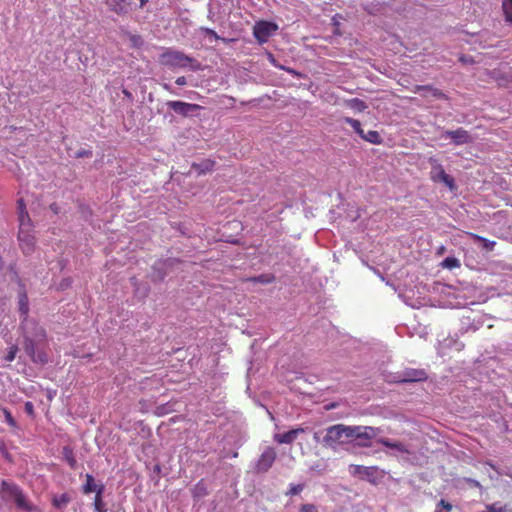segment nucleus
Returning a JSON list of instances; mask_svg holds the SVG:
<instances>
[{
  "mask_svg": "<svg viewBox=\"0 0 512 512\" xmlns=\"http://www.w3.org/2000/svg\"><path fill=\"white\" fill-rule=\"evenodd\" d=\"M160 63L171 68H185L192 64L193 59L182 52L168 50L160 55Z\"/></svg>",
  "mask_w": 512,
  "mask_h": 512,
  "instance_id": "20e7f679",
  "label": "nucleus"
},
{
  "mask_svg": "<svg viewBox=\"0 0 512 512\" xmlns=\"http://www.w3.org/2000/svg\"><path fill=\"white\" fill-rule=\"evenodd\" d=\"M276 451L272 447H267L263 453L260 455L257 463L256 469L258 472H267L273 465L276 459Z\"/></svg>",
  "mask_w": 512,
  "mask_h": 512,
  "instance_id": "6e6552de",
  "label": "nucleus"
},
{
  "mask_svg": "<svg viewBox=\"0 0 512 512\" xmlns=\"http://www.w3.org/2000/svg\"><path fill=\"white\" fill-rule=\"evenodd\" d=\"M304 432L305 430L303 428H295L282 434H275L274 440L278 444H291L294 442V440L297 438L299 434Z\"/></svg>",
  "mask_w": 512,
  "mask_h": 512,
  "instance_id": "4468645a",
  "label": "nucleus"
},
{
  "mask_svg": "<svg viewBox=\"0 0 512 512\" xmlns=\"http://www.w3.org/2000/svg\"><path fill=\"white\" fill-rule=\"evenodd\" d=\"M39 359L42 363H45L46 362V356H39Z\"/></svg>",
  "mask_w": 512,
  "mask_h": 512,
  "instance_id": "6e6d98bb",
  "label": "nucleus"
},
{
  "mask_svg": "<svg viewBox=\"0 0 512 512\" xmlns=\"http://www.w3.org/2000/svg\"><path fill=\"white\" fill-rule=\"evenodd\" d=\"M394 449L404 454H411V450L402 442L396 441L394 444Z\"/></svg>",
  "mask_w": 512,
  "mask_h": 512,
  "instance_id": "c9c22d12",
  "label": "nucleus"
},
{
  "mask_svg": "<svg viewBox=\"0 0 512 512\" xmlns=\"http://www.w3.org/2000/svg\"><path fill=\"white\" fill-rule=\"evenodd\" d=\"M70 502V496L67 493H63L58 497L53 498V505L56 508H61Z\"/></svg>",
  "mask_w": 512,
  "mask_h": 512,
  "instance_id": "7c9ffc66",
  "label": "nucleus"
},
{
  "mask_svg": "<svg viewBox=\"0 0 512 512\" xmlns=\"http://www.w3.org/2000/svg\"><path fill=\"white\" fill-rule=\"evenodd\" d=\"M2 411H3L4 417H5L6 423L12 428H17V422L13 418L11 412L7 408H3Z\"/></svg>",
  "mask_w": 512,
  "mask_h": 512,
  "instance_id": "473e14b6",
  "label": "nucleus"
},
{
  "mask_svg": "<svg viewBox=\"0 0 512 512\" xmlns=\"http://www.w3.org/2000/svg\"><path fill=\"white\" fill-rule=\"evenodd\" d=\"M86 482L82 486V491L84 494H90L92 492H97L99 485L95 483V479L91 474L85 475Z\"/></svg>",
  "mask_w": 512,
  "mask_h": 512,
  "instance_id": "412c9836",
  "label": "nucleus"
},
{
  "mask_svg": "<svg viewBox=\"0 0 512 512\" xmlns=\"http://www.w3.org/2000/svg\"><path fill=\"white\" fill-rule=\"evenodd\" d=\"M202 32L209 33V32H214V31L209 28H202Z\"/></svg>",
  "mask_w": 512,
  "mask_h": 512,
  "instance_id": "5fc2aeb1",
  "label": "nucleus"
},
{
  "mask_svg": "<svg viewBox=\"0 0 512 512\" xmlns=\"http://www.w3.org/2000/svg\"><path fill=\"white\" fill-rule=\"evenodd\" d=\"M18 306H19V311L21 313V316L23 317V321H26L27 317H28V313H29V302H28L27 293L25 291H22L19 294Z\"/></svg>",
  "mask_w": 512,
  "mask_h": 512,
  "instance_id": "f3484780",
  "label": "nucleus"
},
{
  "mask_svg": "<svg viewBox=\"0 0 512 512\" xmlns=\"http://www.w3.org/2000/svg\"><path fill=\"white\" fill-rule=\"evenodd\" d=\"M344 121L349 124L360 137H362L364 130L361 127L360 121L350 117H345Z\"/></svg>",
  "mask_w": 512,
  "mask_h": 512,
  "instance_id": "cd10ccee",
  "label": "nucleus"
},
{
  "mask_svg": "<svg viewBox=\"0 0 512 512\" xmlns=\"http://www.w3.org/2000/svg\"><path fill=\"white\" fill-rule=\"evenodd\" d=\"M200 492H201V493H199L198 495H201V494H203V495H204V494H206L205 489L200 488Z\"/></svg>",
  "mask_w": 512,
  "mask_h": 512,
  "instance_id": "4d7b16f0",
  "label": "nucleus"
},
{
  "mask_svg": "<svg viewBox=\"0 0 512 512\" xmlns=\"http://www.w3.org/2000/svg\"><path fill=\"white\" fill-rule=\"evenodd\" d=\"M345 103L347 107L358 112H362L367 108L366 103L359 98L349 99Z\"/></svg>",
  "mask_w": 512,
  "mask_h": 512,
  "instance_id": "5701e85b",
  "label": "nucleus"
},
{
  "mask_svg": "<svg viewBox=\"0 0 512 512\" xmlns=\"http://www.w3.org/2000/svg\"><path fill=\"white\" fill-rule=\"evenodd\" d=\"M91 156H92L91 150L81 149V150L77 151V153H76L77 158H85V157L88 158Z\"/></svg>",
  "mask_w": 512,
  "mask_h": 512,
  "instance_id": "79ce46f5",
  "label": "nucleus"
},
{
  "mask_svg": "<svg viewBox=\"0 0 512 512\" xmlns=\"http://www.w3.org/2000/svg\"><path fill=\"white\" fill-rule=\"evenodd\" d=\"M62 455H63L64 460L70 466V468L76 469L77 460H76L73 448L70 446H64L62 448Z\"/></svg>",
  "mask_w": 512,
  "mask_h": 512,
  "instance_id": "aec40b11",
  "label": "nucleus"
},
{
  "mask_svg": "<svg viewBox=\"0 0 512 512\" xmlns=\"http://www.w3.org/2000/svg\"><path fill=\"white\" fill-rule=\"evenodd\" d=\"M17 347L16 346H12L9 350V352L7 353V355L5 356V360L8 361V362H11L15 359V356H16V353H17Z\"/></svg>",
  "mask_w": 512,
  "mask_h": 512,
  "instance_id": "ea45409f",
  "label": "nucleus"
},
{
  "mask_svg": "<svg viewBox=\"0 0 512 512\" xmlns=\"http://www.w3.org/2000/svg\"><path fill=\"white\" fill-rule=\"evenodd\" d=\"M443 136L445 138H450L456 145H463L470 143L472 141V138L468 131H466L463 128H458L456 130H448L444 133Z\"/></svg>",
  "mask_w": 512,
  "mask_h": 512,
  "instance_id": "f8f14e48",
  "label": "nucleus"
},
{
  "mask_svg": "<svg viewBox=\"0 0 512 512\" xmlns=\"http://www.w3.org/2000/svg\"><path fill=\"white\" fill-rule=\"evenodd\" d=\"M287 71H288L290 74H292V75H295V76H298V77H300V76H301V75H300V73L296 72V71H295V70H293V69H287Z\"/></svg>",
  "mask_w": 512,
  "mask_h": 512,
  "instance_id": "3c124183",
  "label": "nucleus"
},
{
  "mask_svg": "<svg viewBox=\"0 0 512 512\" xmlns=\"http://www.w3.org/2000/svg\"><path fill=\"white\" fill-rule=\"evenodd\" d=\"M300 512H318V509L314 504H303L300 507Z\"/></svg>",
  "mask_w": 512,
  "mask_h": 512,
  "instance_id": "58836bf2",
  "label": "nucleus"
},
{
  "mask_svg": "<svg viewBox=\"0 0 512 512\" xmlns=\"http://www.w3.org/2000/svg\"><path fill=\"white\" fill-rule=\"evenodd\" d=\"M467 236L470 237L472 240L481 242L482 248L487 251H492L494 247L496 246L495 241L488 240L478 234L472 233V232H466Z\"/></svg>",
  "mask_w": 512,
  "mask_h": 512,
  "instance_id": "6ab92c4d",
  "label": "nucleus"
},
{
  "mask_svg": "<svg viewBox=\"0 0 512 512\" xmlns=\"http://www.w3.org/2000/svg\"><path fill=\"white\" fill-rule=\"evenodd\" d=\"M105 4L118 15L127 14L132 9L131 0H105Z\"/></svg>",
  "mask_w": 512,
  "mask_h": 512,
  "instance_id": "ddd939ff",
  "label": "nucleus"
},
{
  "mask_svg": "<svg viewBox=\"0 0 512 512\" xmlns=\"http://www.w3.org/2000/svg\"><path fill=\"white\" fill-rule=\"evenodd\" d=\"M0 454L8 461L13 462L12 455L9 453L7 446L3 440H0Z\"/></svg>",
  "mask_w": 512,
  "mask_h": 512,
  "instance_id": "72a5a7b5",
  "label": "nucleus"
},
{
  "mask_svg": "<svg viewBox=\"0 0 512 512\" xmlns=\"http://www.w3.org/2000/svg\"><path fill=\"white\" fill-rule=\"evenodd\" d=\"M361 138L372 144L382 143V138L380 134L375 130H369L367 133L364 132Z\"/></svg>",
  "mask_w": 512,
  "mask_h": 512,
  "instance_id": "b1692460",
  "label": "nucleus"
},
{
  "mask_svg": "<svg viewBox=\"0 0 512 512\" xmlns=\"http://www.w3.org/2000/svg\"><path fill=\"white\" fill-rule=\"evenodd\" d=\"M254 35L257 37V39L260 42H265V41H267L268 36H270L271 34L263 33V34H254Z\"/></svg>",
  "mask_w": 512,
  "mask_h": 512,
  "instance_id": "c03bdc74",
  "label": "nucleus"
},
{
  "mask_svg": "<svg viewBox=\"0 0 512 512\" xmlns=\"http://www.w3.org/2000/svg\"><path fill=\"white\" fill-rule=\"evenodd\" d=\"M215 161L211 159H205L200 163H193L192 168L198 171L199 174H205L213 170Z\"/></svg>",
  "mask_w": 512,
  "mask_h": 512,
  "instance_id": "a211bd4d",
  "label": "nucleus"
},
{
  "mask_svg": "<svg viewBox=\"0 0 512 512\" xmlns=\"http://www.w3.org/2000/svg\"><path fill=\"white\" fill-rule=\"evenodd\" d=\"M304 489V486L302 484H294L291 485L289 491L287 492V495H297L301 493Z\"/></svg>",
  "mask_w": 512,
  "mask_h": 512,
  "instance_id": "e433bc0d",
  "label": "nucleus"
},
{
  "mask_svg": "<svg viewBox=\"0 0 512 512\" xmlns=\"http://www.w3.org/2000/svg\"><path fill=\"white\" fill-rule=\"evenodd\" d=\"M472 37H476L475 41L478 40V39H481L482 36H485L486 34H475V33H472L470 34Z\"/></svg>",
  "mask_w": 512,
  "mask_h": 512,
  "instance_id": "8fccbe9b",
  "label": "nucleus"
},
{
  "mask_svg": "<svg viewBox=\"0 0 512 512\" xmlns=\"http://www.w3.org/2000/svg\"><path fill=\"white\" fill-rule=\"evenodd\" d=\"M163 88L169 92H171V86L168 84H163Z\"/></svg>",
  "mask_w": 512,
  "mask_h": 512,
  "instance_id": "603ef678",
  "label": "nucleus"
},
{
  "mask_svg": "<svg viewBox=\"0 0 512 512\" xmlns=\"http://www.w3.org/2000/svg\"><path fill=\"white\" fill-rule=\"evenodd\" d=\"M278 30V25L271 21L260 20L257 21L253 27V32H275Z\"/></svg>",
  "mask_w": 512,
  "mask_h": 512,
  "instance_id": "dca6fc26",
  "label": "nucleus"
},
{
  "mask_svg": "<svg viewBox=\"0 0 512 512\" xmlns=\"http://www.w3.org/2000/svg\"><path fill=\"white\" fill-rule=\"evenodd\" d=\"M207 36H208V41H209L210 43H212L213 41H216V42H217V41H219V40H221V41H223V42H233V41H236V39H235V38H229V39H228V38H224V37H221V36H220L219 34H217V33H214V34H207Z\"/></svg>",
  "mask_w": 512,
  "mask_h": 512,
  "instance_id": "f704fd0d",
  "label": "nucleus"
},
{
  "mask_svg": "<svg viewBox=\"0 0 512 512\" xmlns=\"http://www.w3.org/2000/svg\"><path fill=\"white\" fill-rule=\"evenodd\" d=\"M148 0H140V7H144L147 4Z\"/></svg>",
  "mask_w": 512,
  "mask_h": 512,
  "instance_id": "864d4df0",
  "label": "nucleus"
},
{
  "mask_svg": "<svg viewBox=\"0 0 512 512\" xmlns=\"http://www.w3.org/2000/svg\"><path fill=\"white\" fill-rule=\"evenodd\" d=\"M459 60H460L462 63H470V62H472V60H471V59H470V57H468V56H461V57L459 58Z\"/></svg>",
  "mask_w": 512,
  "mask_h": 512,
  "instance_id": "09e8293b",
  "label": "nucleus"
},
{
  "mask_svg": "<svg viewBox=\"0 0 512 512\" xmlns=\"http://www.w3.org/2000/svg\"><path fill=\"white\" fill-rule=\"evenodd\" d=\"M502 9L505 15V19L512 23V0H503Z\"/></svg>",
  "mask_w": 512,
  "mask_h": 512,
  "instance_id": "c756f323",
  "label": "nucleus"
},
{
  "mask_svg": "<svg viewBox=\"0 0 512 512\" xmlns=\"http://www.w3.org/2000/svg\"><path fill=\"white\" fill-rule=\"evenodd\" d=\"M18 240L20 248L24 254H31L35 249L36 238L33 234V229H19Z\"/></svg>",
  "mask_w": 512,
  "mask_h": 512,
  "instance_id": "423d86ee",
  "label": "nucleus"
},
{
  "mask_svg": "<svg viewBox=\"0 0 512 512\" xmlns=\"http://www.w3.org/2000/svg\"><path fill=\"white\" fill-rule=\"evenodd\" d=\"M353 426L344 424H336L330 426L326 430L324 442L327 446H333L335 444H344L350 442V436L353 432Z\"/></svg>",
  "mask_w": 512,
  "mask_h": 512,
  "instance_id": "f03ea898",
  "label": "nucleus"
},
{
  "mask_svg": "<svg viewBox=\"0 0 512 512\" xmlns=\"http://www.w3.org/2000/svg\"><path fill=\"white\" fill-rule=\"evenodd\" d=\"M200 486H201V483L197 484L196 490L200 489L201 488Z\"/></svg>",
  "mask_w": 512,
  "mask_h": 512,
  "instance_id": "bf43d9fd",
  "label": "nucleus"
},
{
  "mask_svg": "<svg viewBox=\"0 0 512 512\" xmlns=\"http://www.w3.org/2000/svg\"><path fill=\"white\" fill-rule=\"evenodd\" d=\"M200 492H201V493H199L198 495H201V494H203V495H204V494H206L205 489L200 488Z\"/></svg>",
  "mask_w": 512,
  "mask_h": 512,
  "instance_id": "13d9d810",
  "label": "nucleus"
},
{
  "mask_svg": "<svg viewBox=\"0 0 512 512\" xmlns=\"http://www.w3.org/2000/svg\"><path fill=\"white\" fill-rule=\"evenodd\" d=\"M430 163L432 164V169L430 172L431 180L434 182H443L449 187L450 190H453L455 188V181L445 172L443 166L432 158L430 159Z\"/></svg>",
  "mask_w": 512,
  "mask_h": 512,
  "instance_id": "39448f33",
  "label": "nucleus"
},
{
  "mask_svg": "<svg viewBox=\"0 0 512 512\" xmlns=\"http://www.w3.org/2000/svg\"><path fill=\"white\" fill-rule=\"evenodd\" d=\"M275 276L272 274H261L259 276L248 278L247 281L262 283V284H269L274 282Z\"/></svg>",
  "mask_w": 512,
  "mask_h": 512,
  "instance_id": "bb28decb",
  "label": "nucleus"
},
{
  "mask_svg": "<svg viewBox=\"0 0 512 512\" xmlns=\"http://www.w3.org/2000/svg\"><path fill=\"white\" fill-rule=\"evenodd\" d=\"M24 409H25V412H26L28 415H30V416L34 415V405H33V403H32V402H29V401H28V402H26V403H25V406H24Z\"/></svg>",
  "mask_w": 512,
  "mask_h": 512,
  "instance_id": "37998d69",
  "label": "nucleus"
},
{
  "mask_svg": "<svg viewBox=\"0 0 512 512\" xmlns=\"http://www.w3.org/2000/svg\"><path fill=\"white\" fill-rule=\"evenodd\" d=\"M104 489H105L104 485L100 484L97 489V492L95 493L94 502H93L95 512H107V506H106V503L104 502L103 496H102Z\"/></svg>",
  "mask_w": 512,
  "mask_h": 512,
  "instance_id": "2eb2a0df",
  "label": "nucleus"
},
{
  "mask_svg": "<svg viewBox=\"0 0 512 512\" xmlns=\"http://www.w3.org/2000/svg\"><path fill=\"white\" fill-rule=\"evenodd\" d=\"M413 92L421 93L424 98H435V99H443L448 100V96L440 89L433 87L431 85H416L413 88Z\"/></svg>",
  "mask_w": 512,
  "mask_h": 512,
  "instance_id": "9b49d317",
  "label": "nucleus"
},
{
  "mask_svg": "<svg viewBox=\"0 0 512 512\" xmlns=\"http://www.w3.org/2000/svg\"><path fill=\"white\" fill-rule=\"evenodd\" d=\"M167 106L173 110L176 114L182 116H188L194 111L201 109L202 107L198 104L186 103L183 101H169Z\"/></svg>",
  "mask_w": 512,
  "mask_h": 512,
  "instance_id": "9d476101",
  "label": "nucleus"
},
{
  "mask_svg": "<svg viewBox=\"0 0 512 512\" xmlns=\"http://www.w3.org/2000/svg\"><path fill=\"white\" fill-rule=\"evenodd\" d=\"M396 441H392L391 439L389 438H380L378 439V443L387 447V448H390V449H394V444H395Z\"/></svg>",
  "mask_w": 512,
  "mask_h": 512,
  "instance_id": "4c0bfd02",
  "label": "nucleus"
},
{
  "mask_svg": "<svg viewBox=\"0 0 512 512\" xmlns=\"http://www.w3.org/2000/svg\"><path fill=\"white\" fill-rule=\"evenodd\" d=\"M17 204H18V210L19 212L22 211V210H26V206H25V203H24V200L23 199H19L17 201Z\"/></svg>",
  "mask_w": 512,
  "mask_h": 512,
  "instance_id": "49530a36",
  "label": "nucleus"
},
{
  "mask_svg": "<svg viewBox=\"0 0 512 512\" xmlns=\"http://www.w3.org/2000/svg\"><path fill=\"white\" fill-rule=\"evenodd\" d=\"M338 17H339V18H341V16H340V15H338V14H337V15H335V16L332 18L333 23H334V25L336 26V30H335V32H339V31H338L339 22H338V20H337V18H338Z\"/></svg>",
  "mask_w": 512,
  "mask_h": 512,
  "instance_id": "de8ad7c7",
  "label": "nucleus"
},
{
  "mask_svg": "<svg viewBox=\"0 0 512 512\" xmlns=\"http://www.w3.org/2000/svg\"><path fill=\"white\" fill-rule=\"evenodd\" d=\"M32 228V223L30 216L27 210H22L19 212V229H30Z\"/></svg>",
  "mask_w": 512,
  "mask_h": 512,
  "instance_id": "393cba45",
  "label": "nucleus"
},
{
  "mask_svg": "<svg viewBox=\"0 0 512 512\" xmlns=\"http://www.w3.org/2000/svg\"><path fill=\"white\" fill-rule=\"evenodd\" d=\"M377 472H378L377 467H366V466L355 465V464H352L349 466V473L352 476L360 477L362 479L365 478L372 483L375 482L374 476Z\"/></svg>",
  "mask_w": 512,
  "mask_h": 512,
  "instance_id": "1a4fd4ad",
  "label": "nucleus"
},
{
  "mask_svg": "<svg viewBox=\"0 0 512 512\" xmlns=\"http://www.w3.org/2000/svg\"><path fill=\"white\" fill-rule=\"evenodd\" d=\"M0 494L3 498L13 499L19 509L33 512L36 511L34 506L25 496L19 485L3 480L0 486Z\"/></svg>",
  "mask_w": 512,
  "mask_h": 512,
  "instance_id": "f257e3e1",
  "label": "nucleus"
},
{
  "mask_svg": "<svg viewBox=\"0 0 512 512\" xmlns=\"http://www.w3.org/2000/svg\"><path fill=\"white\" fill-rule=\"evenodd\" d=\"M428 375L424 369L407 368L398 376L397 382H421L427 380Z\"/></svg>",
  "mask_w": 512,
  "mask_h": 512,
  "instance_id": "0eeeda50",
  "label": "nucleus"
},
{
  "mask_svg": "<svg viewBox=\"0 0 512 512\" xmlns=\"http://www.w3.org/2000/svg\"><path fill=\"white\" fill-rule=\"evenodd\" d=\"M31 324L33 325V329H34V333H33L34 339L38 342H44L46 340L45 329L36 322H31Z\"/></svg>",
  "mask_w": 512,
  "mask_h": 512,
  "instance_id": "a878e982",
  "label": "nucleus"
},
{
  "mask_svg": "<svg viewBox=\"0 0 512 512\" xmlns=\"http://www.w3.org/2000/svg\"><path fill=\"white\" fill-rule=\"evenodd\" d=\"M35 339L32 338H25L24 348L25 351L34 359L35 355Z\"/></svg>",
  "mask_w": 512,
  "mask_h": 512,
  "instance_id": "2f4dec72",
  "label": "nucleus"
},
{
  "mask_svg": "<svg viewBox=\"0 0 512 512\" xmlns=\"http://www.w3.org/2000/svg\"><path fill=\"white\" fill-rule=\"evenodd\" d=\"M175 83L179 86H184L186 85V78L184 76H180L176 79Z\"/></svg>",
  "mask_w": 512,
  "mask_h": 512,
  "instance_id": "a18cd8bd",
  "label": "nucleus"
},
{
  "mask_svg": "<svg viewBox=\"0 0 512 512\" xmlns=\"http://www.w3.org/2000/svg\"><path fill=\"white\" fill-rule=\"evenodd\" d=\"M437 506L445 509L446 512H450L452 510V508H453L452 504H450L449 502L445 501L444 499H441ZM436 512H441V511L437 510Z\"/></svg>",
  "mask_w": 512,
  "mask_h": 512,
  "instance_id": "a19ab883",
  "label": "nucleus"
},
{
  "mask_svg": "<svg viewBox=\"0 0 512 512\" xmlns=\"http://www.w3.org/2000/svg\"><path fill=\"white\" fill-rule=\"evenodd\" d=\"M352 430L350 442H355L357 446L364 448L371 447L372 439L375 438L379 432L378 428L361 425L353 426Z\"/></svg>",
  "mask_w": 512,
  "mask_h": 512,
  "instance_id": "7ed1b4c3",
  "label": "nucleus"
},
{
  "mask_svg": "<svg viewBox=\"0 0 512 512\" xmlns=\"http://www.w3.org/2000/svg\"><path fill=\"white\" fill-rule=\"evenodd\" d=\"M442 267L443 268H447V269H455V268H459L461 266L460 264V261L455 258V257H447L445 258L442 263H441Z\"/></svg>",
  "mask_w": 512,
  "mask_h": 512,
  "instance_id": "c85d7f7f",
  "label": "nucleus"
},
{
  "mask_svg": "<svg viewBox=\"0 0 512 512\" xmlns=\"http://www.w3.org/2000/svg\"><path fill=\"white\" fill-rule=\"evenodd\" d=\"M481 512H512V508L508 504L501 505L499 502L487 504L485 510Z\"/></svg>",
  "mask_w": 512,
  "mask_h": 512,
  "instance_id": "4be33fe9",
  "label": "nucleus"
}]
</instances>
